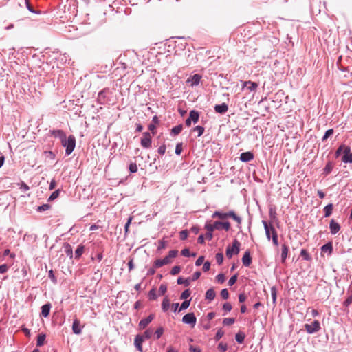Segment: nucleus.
<instances>
[{
  "mask_svg": "<svg viewBox=\"0 0 352 352\" xmlns=\"http://www.w3.org/2000/svg\"><path fill=\"white\" fill-rule=\"evenodd\" d=\"M65 252L67 254V256H69L70 258L73 257V249L70 244L69 243H65Z\"/></svg>",
  "mask_w": 352,
  "mask_h": 352,
  "instance_id": "2f4dec72",
  "label": "nucleus"
},
{
  "mask_svg": "<svg viewBox=\"0 0 352 352\" xmlns=\"http://www.w3.org/2000/svg\"><path fill=\"white\" fill-rule=\"evenodd\" d=\"M276 294H277L276 288L274 286L271 287V296H272V302H273L274 305H275L276 302Z\"/></svg>",
  "mask_w": 352,
  "mask_h": 352,
  "instance_id": "37998d69",
  "label": "nucleus"
},
{
  "mask_svg": "<svg viewBox=\"0 0 352 352\" xmlns=\"http://www.w3.org/2000/svg\"><path fill=\"white\" fill-rule=\"evenodd\" d=\"M50 133L56 138H58L60 141L63 140L67 135L66 133L60 129L50 130Z\"/></svg>",
  "mask_w": 352,
  "mask_h": 352,
  "instance_id": "4468645a",
  "label": "nucleus"
},
{
  "mask_svg": "<svg viewBox=\"0 0 352 352\" xmlns=\"http://www.w3.org/2000/svg\"><path fill=\"white\" fill-rule=\"evenodd\" d=\"M73 333L76 335H80L82 333V326L78 319L76 318L73 321L72 324Z\"/></svg>",
  "mask_w": 352,
  "mask_h": 352,
  "instance_id": "ddd939ff",
  "label": "nucleus"
},
{
  "mask_svg": "<svg viewBox=\"0 0 352 352\" xmlns=\"http://www.w3.org/2000/svg\"><path fill=\"white\" fill-rule=\"evenodd\" d=\"M205 229L208 231V232H213V231L214 230H217L216 228H214V223L211 224V223H206L205 224V226H204Z\"/></svg>",
  "mask_w": 352,
  "mask_h": 352,
  "instance_id": "5fc2aeb1",
  "label": "nucleus"
},
{
  "mask_svg": "<svg viewBox=\"0 0 352 352\" xmlns=\"http://www.w3.org/2000/svg\"><path fill=\"white\" fill-rule=\"evenodd\" d=\"M262 223L264 226L266 237L270 241L271 239V234L272 235V229L271 228L274 227L272 224L269 225L266 221L263 220Z\"/></svg>",
  "mask_w": 352,
  "mask_h": 352,
  "instance_id": "f3484780",
  "label": "nucleus"
},
{
  "mask_svg": "<svg viewBox=\"0 0 352 352\" xmlns=\"http://www.w3.org/2000/svg\"><path fill=\"white\" fill-rule=\"evenodd\" d=\"M352 303V294L346 298V299L343 302V305L344 307H349L350 304Z\"/></svg>",
  "mask_w": 352,
  "mask_h": 352,
  "instance_id": "774afa93",
  "label": "nucleus"
},
{
  "mask_svg": "<svg viewBox=\"0 0 352 352\" xmlns=\"http://www.w3.org/2000/svg\"><path fill=\"white\" fill-rule=\"evenodd\" d=\"M177 283L178 285H184V286L188 287L190 283V278H184L182 277H179L177 280Z\"/></svg>",
  "mask_w": 352,
  "mask_h": 352,
  "instance_id": "c756f323",
  "label": "nucleus"
},
{
  "mask_svg": "<svg viewBox=\"0 0 352 352\" xmlns=\"http://www.w3.org/2000/svg\"><path fill=\"white\" fill-rule=\"evenodd\" d=\"M190 301H191V299L184 300L180 305L178 312H180L182 310H185V309H188V307L190 306Z\"/></svg>",
  "mask_w": 352,
  "mask_h": 352,
  "instance_id": "ea45409f",
  "label": "nucleus"
},
{
  "mask_svg": "<svg viewBox=\"0 0 352 352\" xmlns=\"http://www.w3.org/2000/svg\"><path fill=\"white\" fill-rule=\"evenodd\" d=\"M85 250V246L82 244L79 245L75 251V258L79 259Z\"/></svg>",
  "mask_w": 352,
  "mask_h": 352,
  "instance_id": "c85d7f7f",
  "label": "nucleus"
},
{
  "mask_svg": "<svg viewBox=\"0 0 352 352\" xmlns=\"http://www.w3.org/2000/svg\"><path fill=\"white\" fill-rule=\"evenodd\" d=\"M182 151V143L179 142L176 144L175 154L179 155Z\"/></svg>",
  "mask_w": 352,
  "mask_h": 352,
  "instance_id": "e2e57ef3",
  "label": "nucleus"
},
{
  "mask_svg": "<svg viewBox=\"0 0 352 352\" xmlns=\"http://www.w3.org/2000/svg\"><path fill=\"white\" fill-rule=\"evenodd\" d=\"M144 341V340L142 339V338L140 337V334H138L135 336L134 339V345L137 350L139 351L140 352H143L142 342Z\"/></svg>",
  "mask_w": 352,
  "mask_h": 352,
  "instance_id": "dca6fc26",
  "label": "nucleus"
},
{
  "mask_svg": "<svg viewBox=\"0 0 352 352\" xmlns=\"http://www.w3.org/2000/svg\"><path fill=\"white\" fill-rule=\"evenodd\" d=\"M329 229L331 234H336L340 230V226L334 219H331L329 223Z\"/></svg>",
  "mask_w": 352,
  "mask_h": 352,
  "instance_id": "f8f14e48",
  "label": "nucleus"
},
{
  "mask_svg": "<svg viewBox=\"0 0 352 352\" xmlns=\"http://www.w3.org/2000/svg\"><path fill=\"white\" fill-rule=\"evenodd\" d=\"M46 338V336L44 333H40L37 337L36 345L38 346H41L44 344L45 340Z\"/></svg>",
  "mask_w": 352,
  "mask_h": 352,
  "instance_id": "f704fd0d",
  "label": "nucleus"
},
{
  "mask_svg": "<svg viewBox=\"0 0 352 352\" xmlns=\"http://www.w3.org/2000/svg\"><path fill=\"white\" fill-rule=\"evenodd\" d=\"M182 129H183V125L182 124H178L175 126H174L173 128H172L170 134H171V135H173V136L177 135L178 134H179L182 132Z\"/></svg>",
  "mask_w": 352,
  "mask_h": 352,
  "instance_id": "bb28decb",
  "label": "nucleus"
},
{
  "mask_svg": "<svg viewBox=\"0 0 352 352\" xmlns=\"http://www.w3.org/2000/svg\"><path fill=\"white\" fill-rule=\"evenodd\" d=\"M182 322L184 324H190L193 327L197 322V318L195 314L193 312L186 314L183 316Z\"/></svg>",
  "mask_w": 352,
  "mask_h": 352,
  "instance_id": "0eeeda50",
  "label": "nucleus"
},
{
  "mask_svg": "<svg viewBox=\"0 0 352 352\" xmlns=\"http://www.w3.org/2000/svg\"><path fill=\"white\" fill-rule=\"evenodd\" d=\"M153 265H154L155 268H160V267H162L163 265H165V263L163 261V259H157L154 262Z\"/></svg>",
  "mask_w": 352,
  "mask_h": 352,
  "instance_id": "864d4df0",
  "label": "nucleus"
},
{
  "mask_svg": "<svg viewBox=\"0 0 352 352\" xmlns=\"http://www.w3.org/2000/svg\"><path fill=\"white\" fill-rule=\"evenodd\" d=\"M243 87H246L247 89H248L250 91H255L258 87V84L255 82H252L250 80L245 81L243 82Z\"/></svg>",
  "mask_w": 352,
  "mask_h": 352,
  "instance_id": "4be33fe9",
  "label": "nucleus"
},
{
  "mask_svg": "<svg viewBox=\"0 0 352 352\" xmlns=\"http://www.w3.org/2000/svg\"><path fill=\"white\" fill-rule=\"evenodd\" d=\"M321 250L323 252H328L329 254H331L333 251V246H332L331 243H327L323 245L321 248Z\"/></svg>",
  "mask_w": 352,
  "mask_h": 352,
  "instance_id": "c9c22d12",
  "label": "nucleus"
},
{
  "mask_svg": "<svg viewBox=\"0 0 352 352\" xmlns=\"http://www.w3.org/2000/svg\"><path fill=\"white\" fill-rule=\"evenodd\" d=\"M204 127L201 126H197L192 129V131L197 132V137L201 136L204 132Z\"/></svg>",
  "mask_w": 352,
  "mask_h": 352,
  "instance_id": "a19ab883",
  "label": "nucleus"
},
{
  "mask_svg": "<svg viewBox=\"0 0 352 352\" xmlns=\"http://www.w3.org/2000/svg\"><path fill=\"white\" fill-rule=\"evenodd\" d=\"M163 333H164V328L162 327H159L155 331V339L156 340L160 339L161 338V336H162Z\"/></svg>",
  "mask_w": 352,
  "mask_h": 352,
  "instance_id": "c03bdc74",
  "label": "nucleus"
},
{
  "mask_svg": "<svg viewBox=\"0 0 352 352\" xmlns=\"http://www.w3.org/2000/svg\"><path fill=\"white\" fill-rule=\"evenodd\" d=\"M240 251V243L234 239L232 243V246H228L226 248V256L229 258H232L233 254H238Z\"/></svg>",
  "mask_w": 352,
  "mask_h": 352,
  "instance_id": "7ed1b4c3",
  "label": "nucleus"
},
{
  "mask_svg": "<svg viewBox=\"0 0 352 352\" xmlns=\"http://www.w3.org/2000/svg\"><path fill=\"white\" fill-rule=\"evenodd\" d=\"M148 297L150 300H155L157 299V296L156 294V289L155 288H153L149 291Z\"/></svg>",
  "mask_w": 352,
  "mask_h": 352,
  "instance_id": "4c0bfd02",
  "label": "nucleus"
},
{
  "mask_svg": "<svg viewBox=\"0 0 352 352\" xmlns=\"http://www.w3.org/2000/svg\"><path fill=\"white\" fill-rule=\"evenodd\" d=\"M141 146L144 148H149L152 145V138L149 132H144L140 141Z\"/></svg>",
  "mask_w": 352,
  "mask_h": 352,
  "instance_id": "423d86ee",
  "label": "nucleus"
},
{
  "mask_svg": "<svg viewBox=\"0 0 352 352\" xmlns=\"http://www.w3.org/2000/svg\"><path fill=\"white\" fill-rule=\"evenodd\" d=\"M48 277L50 278V279L52 280V282L54 284H56L57 283V278L54 275V271L52 270H50L49 272H48Z\"/></svg>",
  "mask_w": 352,
  "mask_h": 352,
  "instance_id": "de8ad7c7",
  "label": "nucleus"
},
{
  "mask_svg": "<svg viewBox=\"0 0 352 352\" xmlns=\"http://www.w3.org/2000/svg\"><path fill=\"white\" fill-rule=\"evenodd\" d=\"M215 112L221 114L226 113L228 110V106L226 103L216 104L214 107Z\"/></svg>",
  "mask_w": 352,
  "mask_h": 352,
  "instance_id": "aec40b11",
  "label": "nucleus"
},
{
  "mask_svg": "<svg viewBox=\"0 0 352 352\" xmlns=\"http://www.w3.org/2000/svg\"><path fill=\"white\" fill-rule=\"evenodd\" d=\"M300 256L305 261H310L311 259V256L305 249L301 250Z\"/></svg>",
  "mask_w": 352,
  "mask_h": 352,
  "instance_id": "58836bf2",
  "label": "nucleus"
},
{
  "mask_svg": "<svg viewBox=\"0 0 352 352\" xmlns=\"http://www.w3.org/2000/svg\"><path fill=\"white\" fill-rule=\"evenodd\" d=\"M153 333V331L151 329H148L143 333V334L140 335V337H142L144 340H148L151 338Z\"/></svg>",
  "mask_w": 352,
  "mask_h": 352,
  "instance_id": "72a5a7b5",
  "label": "nucleus"
},
{
  "mask_svg": "<svg viewBox=\"0 0 352 352\" xmlns=\"http://www.w3.org/2000/svg\"><path fill=\"white\" fill-rule=\"evenodd\" d=\"M61 145L65 148V154L69 155L74 151L76 147V138L74 135L67 136L60 141Z\"/></svg>",
  "mask_w": 352,
  "mask_h": 352,
  "instance_id": "f257e3e1",
  "label": "nucleus"
},
{
  "mask_svg": "<svg viewBox=\"0 0 352 352\" xmlns=\"http://www.w3.org/2000/svg\"><path fill=\"white\" fill-rule=\"evenodd\" d=\"M227 216H228V218H229V217L232 218L238 223V228H241V224L242 222V219L239 216L236 214L234 211H233V210L228 211L227 212Z\"/></svg>",
  "mask_w": 352,
  "mask_h": 352,
  "instance_id": "6ab92c4d",
  "label": "nucleus"
},
{
  "mask_svg": "<svg viewBox=\"0 0 352 352\" xmlns=\"http://www.w3.org/2000/svg\"><path fill=\"white\" fill-rule=\"evenodd\" d=\"M51 309V305L46 303L41 307V315L46 318L49 316Z\"/></svg>",
  "mask_w": 352,
  "mask_h": 352,
  "instance_id": "b1692460",
  "label": "nucleus"
},
{
  "mask_svg": "<svg viewBox=\"0 0 352 352\" xmlns=\"http://www.w3.org/2000/svg\"><path fill=\"white\" fill-rule=\"evenodd\" d=\"M218 349L221 352H226L227 351V349H228V344L226 343L220 342L218 344Z\"/></svg>",
  "mask_w": 352,
  "mask_h": 352,
  "instance_id": "603ef678",
  "label": "nucleus"
},
{
  "mask_svg": "<svg viewBox=\"0 0 352 352\" xmlns=\"http://www.w3.org/2000/svg\"><path fill=\"white\" fill-rule=\"evenodd\" d=\"M129 172L131 173H135L138 171V166L136 163L131 162L129 167Z\"/></svg>",
  "mask_w": 352,
  "mask_h": 352,
  "instance_id": "8fccbe9b",
  "label": "nucleus"
},
{
  "mask_svg": "<svg viewBox=\"0 0 352 352\" xmlns=\"http://www.w3.org/2000/svg\"><path fill=\"white\" fill-rule=\"evenodd\" d=\"M112 92L109 88H104L101 90L97 97V102L100 104H105L110 102V96Z\"/></svg>",
  "mask_w": 352,
  "mask_h": 352,
  "instance_id": "f03ea898",
  "label": "nucleus"
},
{
  "mask_svg": "<svg viewBox=\"0 0 352 352\" xmlns=\"http://www.w3.org/2000/svg\"><path fill=\"white\" fill-rule=\"evenodd\" d=\"M272 229V243L274 245L278 246V234L274 228H271Z\"/></svg>",
  "mask_w": 352,
  "mask_h": 352,
  "instance_id": "e433bc0d",
  "label": "nucleus"
},
{
  "mask_svg": "<svg viewBox=\"0 0 352 352\" xmlns=\"http://www.w3.org/2000/svg\"><path fill=\"white\" fill-rule=\"evenodd\" d=\"M60 190L59 189L54 191L48 198L49 201H52L56 199L60 195Z\"/></svg>",
  "mask_w": 352,
  "mask_h": 352,
  "instance_id": "79ce46f5",
  "label": "nucleus"
},
{
  "mask_svg": "<svg viewBox=\"0 0 352 352\" xmlns=\"http://www.w3.org/2000/svg\"><path fill=\"white\" fill-rule=\"evenodd\" d=\"M201 79V76L198 74H195L187 80V82H190V86L194 87L199 84Z\"/></svg>",
  "mask_w": 352,
  "mask_h": 352,
  "instance_id": "2eb2a0df",
  "label": "nucleus"
},
{
  "mask_svg": "<svg viewBox=\"0 0 352 352\" xmlns=\"http://www.w3.org/2000/svg\"><path fill=\"white\" fill-rule=\"evenodd\" d=\"M245 337V333L241 331H239L237 333H236L235 340L238 343L242 344L244 342Z\"/></svg>",
  "mask_w": 352,
  "mask_h": 352,
  "instance_id": "473e14b6",
  "label": "nucleus"
},
{
  "mask_svg": "<svg viewBox=\"0 0 352 352\" xmlns=\"http://www.w3.org/2000/svg\"><path fill=\"white\" fill-rule=\"evenodd\" d=\"M304 327L306 331L309 334L315 333L321 329L320 323L318 320H314L310 324H305Z\"/></svg>",
  "mask_w": 352,
  "mask_h": 352,
  "instance_id": "20e7f679",
  "label": "nucleus"
},
{
  "mask_svg": "<svg viewBox=\"0 0 352 352\" xmlns=\"http://www.w3.org/2000/svg\"><path fill=\"white\" fill-rule=\"evenodd\" d=\"M188 232L187 230H182L179 232V236L181 240H185L188 238Z\"/></svg>",
  "mask_w": 352,
  "mask_h": 352,
  "instance_id": "052dcab7",
  "label": "nucleus"
},
{
  "mask_svg": "<svg viewBox=\"0 0 352 352\" xmlns=\"http://www.w3.org/2000/svg\"><path fill=\"white\" fill-rule=\"evenodd\" d=\"M201 272H199V271L195 272L192 274V277L190 278V281H195V280H197L201 276Z\"/></svg>",
  "mask_w": 352,
  "mask_h": 352,
  "instance_id": "338daca9",
  "label": "nucleus"
},
{
  "mask_svg": "<svg viewBox=\"0 0 352 352\" xmlns=\"http://www.w3.org/2000/svg\"><path fill=\"white\" fill-rule=\"evenodd\" d=\"M333 162L331 161H329L325 167L323 168L322 170V174L325 176L328 175L329 174L331 173V172L332 171L333 168Z\"/></svg>",
  "mask_w": 352,
  "mask_h": 352,
  "instance_id": "5701e85b",
  "label": "nucleus"
},
{
  "mask_svg": "<svg viewBox=\"0 0 352 352\" xmlns=\"http://www.w3.org/2000/svg\"><path fill=\"white\" fill-rule=\"evenodd\" d=\"M243 265L245 267H248L252 263V257L249 250L245 252L242 258Z\"/></svg>",
  "mask_w": 352,
  "mask_h": 352,
  "instance_id": "a211bd4d",
  "label": "nucleus"
},
{
  "mask_svg": "<svg viewBox=\"0 0 352 352\" xmlns=\"http://www.w3.org/2000/svg\"><path fill=\"white\" fill-rule=\"evenodd\" d=\"M216 296L214 290L212 288L208 289L206 292L205 298L210 301L213 300Z\"/></svg>",
  "mask_w": 352,
  "mask_h": 352,
  "instance_id": "393cba45",
  "label": "nucleus"
},
{
  "mask_svg": "<svg viewBox=\"0 0 352 352\" xmlns=\"http://www.w3.org/2000/svg\"><path fill=\"white\" fill-rule=\"evenodd\" d=\"M235 319L234 318H226L223 320V324L226 326H229L234 323Z\"/></svg>",
  "mask_w": 352,
  "mask_h": 352,
  "instance_id": "49530a36",
  "label": "nucleus"
},
{
  "mask_svg": "<svg viewBox=\"0 0 352 352\" xmlns=\"http://www.w3.org/2000/svg\"><path fill=\"white\" fill-rule=\"evenodd\" d=\"M223 335H224V331L221 329H219L217 330V331L215 334L214 339L216 340H219L223 337Z\"/></svg>",
  "mask_w": 352,
  "mask_h": 352,
  "instance_id": "13d9d810",
  "label": "nucleus"
},
{
  "mask_svg": "<svg viewBox=\"0 0 352 352\" xmlns=\"http://www.w3.org/2000/svg\"><path fill=\"white\" fill-rule=\"evenodd\" d=\"M216 279L219 283L221 284L224 283L226 280L225 275L223 274L220 273L216 276Z\"/></svg>",
  "mask_w": 352,
  "mask_h": 352,
  "instance_id": "680f3d73",
  "label": "nucleus"
},
{
  "mask_svg": "<svg viewBox=\"0 0 352 352\" xmlns=\"http://www.w3.org/2000/svg\"><path fill=\"white\" fill-rule=\"evenodd\" d=\"M214 226L217 230H220L224 229L226 231H228L230 229V223L228 221H214Z\"/></svg>",
  "mask_w": 352,
  "mask_h": 352,
  "instance_id": "9d476101",
  "label": "nucleus"
},
{
  "mask_svg": "<svg viewBox=\"0 0 352 352\" xmlns=\"http://www.w3.org/2000/svg\"><path fill=\"white\" fill-rule=\"evenodd\" d=\"M221 296L224 299L226 300L229 297V293L227 289H223L221 291Z\"/></svg>",
  "mask_w": 352,
  "mask_h": 352,
  "instance_id": "69168bd1",
  "label": "nucleus"
},
{
  "mask_svg": "<svg viewBox=\"0 0 352 352\" xmlns=\"http://www.w3.org/2000/svg\"><path fill=\"white\" fill-rule=\"evenodd\" d=\"M155 315L153 314H151L148 317L142 318L140 322H139V328L140 329H143L146 328L148 324L151 322V321L154 319Z\"/></svg>",
  "mask_w": 352,
  "mask_h": 352,
  "instance_id": "1a4fd4ad",
  "label": "nucleus"
},
{
  "mask_svg": "<svg viewBox=\"0 0 352 352\" xmlns=\"http://www.w3.org/2000/svg\"><path fill=\"white\" fill-rule=\"evenodd\" d=\"M190 294H191L190 290L189 289H187L182 293V294L180 296V298L186 300L190 296Z\"/></svg>",
  "mask_w": 352,
  "mask_h": 352,
  "instance_id": "a18cd8bd",
  "label": "nucleus"
},
{
  "mask_svg": "<svg viewBox=\"0 0 352 352\" xmlns=\"http://www.w3.org/2000/svg\"><path fill=\"white\" fill-rule=\"evenodd\" d=\"M170 307V300L166 296L164 298L162 302V309L164 312H166Z\"/></svg>",
  "mask_w": 352,
  "mask_h": 352,
  "instance_id": "cd10ccee",
  "label": "nucleus"
},
{
  "mask_svg": "<svg viewBox=\"0 0 352 352\" xmlns=\"http://www.w3.org/2000/svg\"><path fill=\"white\" fill-rule=\"evenodd\" d=\"M167 291V286L165 284H162L159 288L160 295H164Z\"/></svg>",
  "mask_w": 352,
  "mask_h": 352,
  "instance_id": "0e129e2a",
  "label": "nucleus"
},
{
  "mask_svg": "<svg viewBox=\"0 0 352 352\" xmlns=\"http://www.w3.org/2000/svg\"><path fill=\"white\" fill-rule=\"evenodd\" d=\"M333 207V206L332 204H329L324 208V212L325 217H328L331 215Z\"/></svg>",
  "mask_w": 352,
  "mask_h": 352,
  "instance_id": "7c9ffc66",
  "label": "nucleus"
},
{
  "mask_svg": "<svg viewBox=\"0 0 352 352\" xmlns=\"http://www.w3.org/2000/svg\"><path fill=\"white\" fill-rule=\"evenodd\" d=\"M199 113L196 110H192L189 113L188 118L185 121L186 126L189 127L191 126L192 122L196 124L199 121Z\"/></svg>",
  "mask_w": 352,
  "mask_h": 352,
  "instance_id": "39448f33",
  "label": "nucleus"
},
{
  "mask_svg": "<svg viewBox=\"0 0 352 352\" xmlns=\"http://www.w3.org/2000/svg\"><path fill=\"white\" fill-rule=\"evenodd\" d=\"M289 252V248L286 244L281 245V262L285 263Z\"/></svg>",
  "mask_w": 352,
  "mask_h": 352,
  "instance_id": "412c9836",
  "label": "nucleus"
},
{
  "mask_svg": "<svg viewBox=\"0 0 352 352\" xmlns=\"http://www.w3.org/2000/svg\"><path fill=\"white\" fill-rule=\"evenodd\" d=\"M347 146H345L344 144L340 145L338 149L336 151V157H338L341 153H344V148H346Z\"/></svg>",
  "mask_w": 352,
  "mask_h": 352,
  "instance_id": "bf43d9fd",
  "label": "nucleus"
},
{
  "mask_svg": "<svg viewBox=\"0 0 352 352\" xmlns=\"http://www.w3.org/2000/svg\"><path fill=\"white\" fill-rule=\"evenodd\" d=\"M212 218H219L221 220H224L228 218V216H227V212H223L221 211H215L212 214Z\"/></svg>",
  "mask_w": 352,
  "mask_h": 352,
  "instance_id": "a878e982",
  "label": "nucleus"
},
{
  "mask_svg": "<svg viewBox=\"0 0 352 352\" xmlns=\"http://www.w3.org/2000/svg\"><path fill=\"white\" fill-rule=\"evenodd\" d=\"M215 258H216L217 263L219 265H221L223 261V254L221 252L217 253L215 255Z\"/></svg>",
  "mask_w": 352,
  "mask_h": 352,
  "instance_id": "3c124183",
  "label": "nucleus"
},
{
  "mask_svg": "<svg viewBox=\"0 0 352 352\" xmlns=\"http://www.w3.org/2000/svg\"><path fill=\"white\" fill-rule=\"evenodd\" d=\"M342 162L347 164V163H352V153L351 151V148L349 146H346L344 148V153L342 157Z\"/></svg>",
  "mask_w": 352,
  "mask_h": 352,
  "instance_id": "6e6552de",
  "label": "nucleus"
},
{
  "mask_svg": "<svg viewBox=\"0 0 352 352\" xmlns=\"http://www.w3.org/2000/svg\"><path fill=\"white\" fill-rule=\"evenodd\" d=\"M333 132H334V131H333V129H328V130L325 132V133H324V136L322 137V141H325V140H327L329 138V137H330L331 135H333Z\"/></svg>",
  "mask_w": 352,
  "mask_h": 352,
  "instance_id": "09e8293b",
  "label": "nucleus"
},
{
  "mask_svg": "<svg viewBox=\"0 0 352 352\" xmlns=\"http://www.w3.org/2000/svg\"><path fill=\"white\" fill-rule=\"evenodd\" d=\"M180 271L181 267L179 265H175L171 269L170 274L172 275H177L180 272Z\"/></svg>",
  "mask_w": 352,
  "mask_h": 352,
  "instance_id": "6e6d98bb",
  "label": "nucleus"
},
{
  "mask_svg": "<svg viewBox=\"0 0 352 352\" xmlns=\"http://www.w3.org/2000/svg\"><path fill=\"white\" fill-rule=\"evenodd\" d=\"M254 157V153L251 151L243 152L240 155V160L243 162H248Z\"/></svg>",
  "mask_w": 352,
  "mask_h": 352,
  "instance_id": "9b49d317",
  "label": "nucleus"
},
{
  "mask_svg": "<svg viewBox=\"0 0 352 352\" xmlns=\"http://www.w3.org/2000/svg\"><path fill=\"white\" fill-rule=\"evenodd\" d=\"M24 1V3L26 6V8H28V10L32 12V13H37V12H36L34 8H32V6H31V4L30 3V1L29 0H23Z\"/></svg>",
  "mask_w": 352,
  "mask_h": 352,
  "instance_id": "4d7b16f0",
  "label": "nucleus"
}]
</instances>
